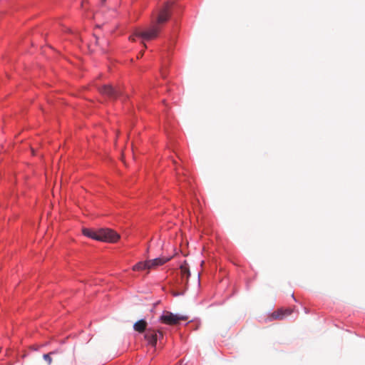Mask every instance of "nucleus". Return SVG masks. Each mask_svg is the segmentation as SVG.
Listing matches in <instances>:
<instances>
[{
    "mask_svg": "<svg viewBox=\"0 0 365 365\" xmlns=\"http://www.w3.org/2000/svg\"><path fill=\"white\" fill-rule=\"evenodd\" d=\"M172 6L170 2H167L159 10L156 18L153 20L151 25L144 31L136 30L130 36V40L135 41L136 38H140L144 41H150L158 37L163 24H164L170 18V11Z\"/></svg>",
    "mask_w": 365,
    "mask_h": 365,
    "instance_id": "f257e3e1",
    "label": "nucleus"
},
{
    "mask_svg": "<svg viewBox=\"0 0 365 365\" xmlns=\"http://www.w3.org/2000/svg\"><path fill=\"white\" fill-rule=\"evenodd\" d=\"M187 319V316L173 314L168 311H164L159 320L163 324L167 325H175L178 324L180 321H186Z\"/></svg>",
    "mask_w": 365,
    "mask_h": 365,
    "instance_id": "f03ea898",
    "label": "nucleus"
},
{
    "mask_svg": "<svg viewBox=\"0 0 365 365\" xmlns=\"http://www.w3.org/2000/svg\"><path fill=\"white\" fill-rule=\"evenodd\" d=\"M163 334L160 330L148 328L145 333L144 338L147 341L148 345L153 348L156 347L158 339L163 338Z\"/></svg>",
    "mask_w": 365,
    "mask_h": 365,
    "instance_id": "7ed1b4c3",
    "label": "nucleus"
},
{
    "mask_svg": "<svg viewBox=\"0 0 365 365\" xmlns=\"http://www.w3.org/2000/svg\"><path fill=\"white\" fill-rule=\"evenodd\" d=\"M98 235V241L107 242H115L120 237L118 233L110 229H101Z\"/></svg>",
    "mask_w": 365,
    "mask_h": 365,
    "instance_id": "20e7f679",
    "label": "nucleus"
},
{
    "mask_svg": "<svg viewBox=\"0 0 365 365\" xmlns=\"http://www.w3.org/2000/svg\"><path fill=\"white\" fill-rule=\"evenodd\" d=\"M178 274L180 279H178V283L180 284L181 288H186L190 276L189 267L186 262L180 265Z\"/></svg>",
    "mask_w": 365,
    "mask_h": 365,
    "instance_id": "39448f33",
    "label": "nucleus"
},
{
    "mask_svg": "<svg viewBox=\"0 0 365 365\" xmlns=\"http://www.w3.org/2000/svg\"><path fill=\"white\" fill-rule=\"evenodd\" d=\"M100 92L110 98H116L120 96V91L110 85H104L99 88Z\"/></svg>",
    "mask_w": 365,
    "mask_h": 365,
    "instance_id": "423d86ee",
    "label": "nucleus"
},
{
    "mask_svg": "<svg viewBox=\"0 0 365 365\" xmlns=\"http://www.w3.org/2000/svg\"><path fill=\"white\" fill-rule=\"evenodd\" d=\"M170 259V257H157L153 259H149V260H148L149 269H155L160 266H162L164 264H165L167 262H168Z\"/></svg>",
    "mask_w": 365,
    "mask_h": 365,
    "instance_id": "0eeeda50",
    "label": "nucleus"
},
{
    "mask_svg": "<svg viewBox=\"0 0 365 365\" xmlns=\"http://www.w3.org/2000/svg\"><path fill=\"white\" fill-rule=\"evenodd\" d=\"M292 312L291 309H279L273 312L271 315L272 319H283L286 317L290 315Z\"/></svg>",
    "mask_w": 365,
    "mask_h": 365,
    "instance_id": "6e6552de",
    "label": "nucleus"
},
{
    "mask_svg": "<svg viewBox=\"0 0 365 365\" xmlns=\"http://www.w3.org/2000/svg\"><path fill=\"white\" fill-rule=\"evenodd\" d=\"M147 324V322L145 319H140L134 324L133 329L139 333H145L148 329Z\"/></svg>",
    "mask_w": 365,
    "mask_h": 365,
    "instance_id": "1a4fd4ad",
    "label": "nucleus"
},
{
    "mask_svg": "<svg viewBox=\"0 0 365 365\" xmlns=\"http://www.w3.org/2000/svg\"><path fill=\"white\" fill-rule=\"evenodd\" d=\"M82 232H83V235H85L89 238H91L93 240H98V237H99L98 230L95 231V230H93L91 229L83 228Z\"/></svg>",
    "mask_w": 365,
    "mask_h": 365,
    "instance_id": "9d476101",
    "label": "nucleus"
},
{
    "mask_svg": "<svg viewBox=\"0 0 365 365\" xmlns=\"http://www.w3.org/2000/svg\"><path fill=\"white\" fill-rule=\"evenodd\" d=\"M133 271H143L145 269H150L148 260L138 262L133 267Z\"/></svg>",
    "mask_w": 365,
    "mask_h": 365,
    "instance_id": "9b49d317",
    "label": "nucleus"
},
{
    "mask_svg": "<svg viewBox=\"0 0 365 365\" xmlns=\"http://www.w3.org/2000/svg\"><path fill=\"white\" fill-rule=\"evenodd\" d=\"M53 352H50L48 354H45L43 356V359L48 363V365H51L52 363V359L51 357V354H53Z\"/></svg>",
    "mask_w": 365,
    "mask_h": 365,
    "instance_id": "f8f14e48",
    "label": "nucleus"
}]
</instances>
